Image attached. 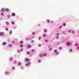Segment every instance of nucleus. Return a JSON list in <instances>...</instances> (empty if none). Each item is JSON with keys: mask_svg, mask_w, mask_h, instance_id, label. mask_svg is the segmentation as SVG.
<instances>
[{"mask_svg": "<svg viewBox=\"0 0 79 79\" xmlns=\"http://www.w3.org/2000/svg\"><path fill=\"white\" fill-rule=\"evenodd\" d=\"M1 10L2 12H5V9H4V8H2Z\"/></svg>", "mask_w": 79, "mask_h": 79, "instance_id": "1", "label": "nucleus"}, {"mask_svg": "<svg viewBox=\"0 0 79 79\" xmlns=\"http://www.w3.org/2000/svg\"><path fill=\"white\" fill-rule=\"evenodd\" d=\"M25 60L26 61H27L28 62L29 61H30V60H29V59L27 58H26L25 59Z\"/></svg>", "mask_w": 79, "mask_h": 79, "instance_id": "2", "label": "nucleus"}, {"mask_svg": "<svg viewBox=\"0 0 79 79\" xmlns=\"http://www.w3.org/2000/svg\"><path fill=\"white\" fill-rule=\"evenodd\" d=\"M31 45L30 44H29L27 46V47L28 48H31Z\"/></svg>", "mask_w": 79, "mask_h": 79, "instance_id": "3", "label": "nucleus"}, {"mask_svg": "<svg viewBox=\"0 0 79 79\" xmlns=\"http://www.w3.org/2000/svg\"><path fill=\"white\" fill-rule=\"evenodd\" d=\"M31 64V62H28V64H26V65L27 66L29 65V64Z\"/></svg>", "mask_w": 79, "mask_h": 79, "instance_id": "4", "label": "nucleus"}, {"mask_svg": "<svg viewBox=\"0 0 79 79\" xmlns=\"http://www.w3.org/2000/svg\"><path fill=\"white\" fill-rule=\"evenodd\" d=\"M5 74H6V75H8V74H10V73L6 71L5 73Z\"/></svg>", "mask_w": 79, "mask_h": 79, "instance_id": "5", "label": "nucleus"}, {"mask_svg": "<svg viewBox=\"0 0 79 79\" xmlns=\"http://www.w3.org/2000/svg\"><path fill=\"white\" fill-rule=\"evenodd\" d=\"M3 34H4V33L3 32H0V35L2 36L3 35Z\"/></svg>", "mask_w": 79, "mask_h": 79, "instance_id": "6", "label": "nucleus"}, {"mask_svg": "<svg viewBox=\"0 0 79 79\" xmlns=\"http://www.w3.org/2000/svg\"><path fill=\"white\" fill-rule=\"evenodd\" d=\"M9 10H10L8 8H6V11H7V12H8V11H9Z\"/></svg>", "mask_w": 79, "mask_h": 79, "instance_id": "7", "label": "nucleus"}, {"mask_svg": "<svg viewBox=\"0 0 79 79\" xmlns=\"http://www.w3.org/2000/svg\"><path fill=\"white\" fill-rule=\"evenodd\" d=\"M11 15L12 16H15V13H12L11 14Z\"/></svg>", "mask_w": 79, "mask_h": 79, "instance_id": "8", "label": "nucleus"}, {"mask_svg": "<svg viewBox=\"0 0 79 79\" xmlns=\"http://www.w3.org/2000/svg\"><path fill=\"white\" fill-rule=\"evenodd\" d=\"M67 45L68 46L70 45V43H69V42L67 43Z\"/></svg>", "mask_w": 79, "mask_h": 79, "instance_id": "9", "label": "nucleus"}, {"mask_svg": "<svg viewBox=\"0 0 79 79\" xmlns=\"http://www.w3.org/2000/svg\"><path fill=\"white\" fill-rule=\"evenodd\" d=\"M43 56H47V54H44L43 55Z\"/></svg>", "mask_w": 79, "mask_h": 79, "instance_id": "10", "label": "nucleus"}, {"mask_svg": "<svg viewBox=\"0 0 79 79\" xmlns=\"http://www.w3.org/2000/svg\"><path fill=\"white\" fill-rule=\"evenodd\" d=\"M6 42L3 43L2 45H6Z\"/></svg>", "mask_w": 79, "mask_h": 79, "instance_id": "11", "label": "nucleus"}, {"mask_svg": "<svg viewBox=\"0 0 79 79\" xmlns=\"http://www.w3.org/2000/svg\"><path fill=\"white\" fill-rule=\"evenodd\" d=\"M9 47H12V44H9Z\"/></svg>", "mask_w": 79, "mask_h": 79, "instance_id": "12", "label": "nucleus"}, {"mask_svg": "<svg viewBox=\"0 0 79 79\" xmlns=\"http://www.w3.org/2000/svg\"><path fill=\"white\" fill-rule=\"evenodd\" d=\"M27 55H29L30 52H26Z\"/></svg>", "mask_w": 79, "mask_h": 79, "instance_id": "13", "label": "nucleus"}, {"mask_svg": "<svg viewBox=\"0 0 79 79\" xmlns=\"http://www.w3.org/2000/svg\"><path fill=\"white\" fill-rule=\"evenodd\" d=\"M75 46H78V44H75Z\"/></svg>", "mask_w": 79, "mask_h": 79, "instance_id": "14", "label": "nucleus"}, {"mask_svg": "<svg viewBox=\"0 0 79 79\" xmlns=\"http://www.w3.org/2000/svg\"><path fill=\"white\" fill-rule=\"evenodd\" d=\"M34 51H35L34 49H32L31 50V51L32 52H34Z\"/></svg>", "mask_w": 79, "mask_h": 79, "instance_id": "15", "label": "nucleus"}, {"mask_svg": "<svg viewBox=\"0 0 79 79\" xmlns=\"http://www.w3.org/2000/svg\"><path fill=\"white\" fill-rule=\"evenodd\" d=\"M40 57H42V56H43V55H42V54H40Z\"/></svg>", "mask_w": 79, "mask_h": 79, "instance_id": "16", "label": "nucleus"}, {"mask_svg": "<svg viewBox=\"0 0 79 79\" xmlns=\"http://www.w3.org/2000/svg\"><path fill=\"white\" fill-rule=\"evenodd\" d=\"M18 65H21V62H19L18 63Z\"/></svg>", "mask_w": 79, "mask_h": 79, "instance_id": "17", "label": "nucleus"}, {"mask_svg": "<svg viewBox=\"0 0 79 79\" xmlns=\"http://www.w3.org/2000/svg\"><path fill=\"white\" fill-rule=\"evenodd\" d=\"M31 43H34V40H32L31 42Z\"/></svg>", "mask_w": 79, "mask_h": 79, "instance_id": "18", "label": "nucleus"}, {"mask_svg": "<svg viewBox=\"0 0 79 79\" xmlns=\"http://www.w3.org/2000/svg\"><path fill=\"white\" fill-rule=\"evenodd\" d=\"M69 51H70V52H72V51H73V50H72V49H69Z\"/></svg>", "mask_w": 79, "mask_h": 79, "instance_id": "19", "label": "nucleus"}, {"mask_svg": "<svg viewBox=\"0 0 79 79\" xmlns=\"http://www.w3.org/2000/svg\"><path fill=\"white\" fill-rule=\"evenodd\" d=\"M6 24H9V22H7V21L6 22Z\"/></svg>", "mask_w": 79, "mask_h": 79, "instance_id": "20", "label": "nucleus"}, {"mask_svg": "<svg viewBox=\"0 0 79 79\" xmlns=\"http://www.w3.org/2000/svg\"><path fill=\"white\" fill-rule=\"evenodd\" d=\"M12 33V31H10L9 32V34H11Z\"/></svg>", "mask_w": 79, "mask_h": 79, "instance_id": "21", "label": "nucleus"}, {"mask_svg": "<svg viewBox=\"0 0 79 79\" xmlns=\"http://www.w3.org/2000/svg\"><path fill=\"white\" fill-rule=\"evenodd\" d=\"M20 44H23V42L22 41H20Z\"/></svg>", "mask_w": 79, "mask_h": 79, "instance_id": "22", "label": "nucleus"}, {"mask_svg": "<svg viewBox=\"0 0 79 79\" xmlns=\"http://www.w3.org/2000/svg\"><path fill=\"white\" fill-rule=\"evenodd\" d=\"M7 17H8V18H10V15H8L7 16Z\"/></svg>", "mask_w": 79, "mask_h": 79, "instance_id": "23", "label": "nucleus"}, {"mask_svg": "<svg viewBox=\"0 0 79 79\" xmlns=\"http://www.w3.org/2000/svg\"><path fill=\"white\" fill-rule=\"evenodd\" d=\"M35 32H33L32 33V34L33 35H35Z\"/></svg>", "mask_w": 79, "mask_h": 79, "instance_id": "24", "label": "nucleus"}, {"mask_svg": "<svg viewBox=\"0 0 79 79\" xmlns=\"http://www.w3.org/2000/svg\"><path fill=\"white\" fill-rule=\"evenodd\" d=\"M45 36H46V35H45V34H44V35H43L44 37H45Z\"/></svg>", "mask_w": 79, "mask_h": 79, "instance_id": "25", "label": "nucleus"}, {"mask_svg": "<svg viewBox=\"0 0 79 79\" xmlns=\"http://www.w3.org/2000/svg\"><path fill=\"white\" fill-rule=\"evenodd\" d=\"M13 60V59L11 58H10V61H12V60Z\"/></svg>", "mask_w": 79, "mask_h": 79, "instance_id": "26", "label": "nucleus"}, {"mask_svg": "<svg viewBox=\"0 0 79 79\" xmlns=\"http://www.w3.org/2000/svg\"><path fill=\"white\" fill-rule=\"evenodd\" d=\"M41 39V37H39L38 38V39L39 40H40V39Z\"/></svg>", "mask_w": 79, "mask_h": 79, "instance_id": "27", "label": "nucleus"}, {"mask_svg": "<svg viewBox=\"0 0 79 79\" xmlns=\"http://www.w3.org/2000/svg\"><path fill=\"white\" fill-rule=\"evenodd\" d=\"M17 52H18V53H20V50H18L17 51Z\"/></svg>", "mask_w": 79, "mask_h": 79, "instance_id": "28", "label": "nucleus"}, {"mask_svg": "<svg viewBox=\"0 0 79 79\" xmlns=\"http://www.w3.org/2000/svg\"><path fill=\"white\" fill-rule=\"evenodd\" d=\"M12 24H13H13H14L15 23H14V22H12Z\"/></svg>", "mask_w": 79, "mask_h": 79, "instance_id": "29", "label": "nucleus"}, {"mask_svg": "<svg viewBox=\"0 0 79 79\" xmlns=\"http://www.w3.org/2000/svg\"><path fill=\"white\" fill-rule=\"evenodd\" d=\"M44 41H45V42H48V40H44Z\"/></svg>", "mask_w": 79, "mask_h": 79, "instance_id": "30", "label": "nucleus"}, {"mask_svg": "<svg viewBox=\"0 0 79 79\" xmlns=\"http://www.w3.org/2000/svg\"><path fill=\"white\" fill-rule=\"evenodd\" d=\"M38 62H39V63H40V62H41V60H39L38 61Z\"/></svg>", "mask_w": 79, "mask_h": 79, "instance_id": "31", "label": "nucleus"}, {"mask_svg": "<svg viewBox=\"0 0 79 79\" xmlns=\"http://www.w3.org/2000/svg\"><path fill=\"white\" fill-rule=\"evenodd\" d=\"M72 34H74V31H72Z\"/></svg>", "mask_w": 79, "mask_h": 79, "instance_id": "32", "label": "nucleus"}, {"mask_svg": "<svg viewBox=\"0 0 79 79\" xmlns=\"http://www.w3.org/2000/svg\"><path fill=\"white\" fill-rule=\"evenodd\" d=\"M63 26H66V23H63Z\"/></svg>", "mask_w": 79, "mask_h": 79, "instance_id": "33", "label": "nucleus"}, {"mask_svg": "<svg viewBox=\"0 0 79 79\" xmlns=\"http://www.w3.org/2000/svg\"><path fill=\"white\" fill-rule=\"evenodd\" d=\"M12 44H14L15 43V41H13L12 42Z\"/></svg>", "mask_w": 79, "mask_h": 79, "instance_id": "34", "label": "nucleus"}, {"mask_svg": "<svg viewBox=\"0 0 79 79\" xmlns=\"http://www.w3.org/2000/svg\"><path fill=\"white\" fill-rule=\"evenodd\" d=\"M56 35H60V33H57V34H56Z\"/></svg>", "mask_w": 79, "mask_h": 79, "instance_id": "35", "label": "nucleus"}, {"mask_svg": "<svg viewBox=\"0 0 79 79\" xmlns=\"http://www.w3.org/2000/svg\"><path fill=\"white\" fill-rule=\"evenodd\" d=\"M26 40H29V39L28 38H26Z\"/></svg>", "mask_w": 79, "mask_h": 79, "instance_id": "36", "label": "nucleus"}, {"mask_svg": "<svg viewBox=\"0 0 79 79\" xmlns=\"http://www.w3.org/2000/svg\"><path fill=\"white\" fill-rule=\"evenodd\" d=\"M21 69H24V68H23V67H21Z\"/></svg>", "mask_w": 79, "mask_h": 79, "instance_id": "37", "label": "nucleus"}, {"mask_svg": "<svg viewBox=\"0 0 79 79\" xmlns=\"http://www.w3.org/2000/svg\"><path fill=\"white\" fill-rule=\"evenodd\" d=\"M44 32H47V30H46V29L44 30Z\"/></svg>", "mask_w": 79, "mask_h": 79, "instance_id": "38", "label": "nucleus"}, {"mask_svg": "<svg viewBox=\"0 0 79 79\" xmlns=\"http://www.w3.org/2000/svg\"><path fill=\"white\" fill-rule=\"evenodd\" d=\"M61 27H62V26H60L59 27V28L60 29V28H61Z\"/></svg>", "mask_w": 79, "mask_h": 79, "instance_id": "39", "label": "nucleus"}, {"mask_svg": "<svg viewBox=\"0 0 79 79\" xmlns=\"http://www.w3.org/2000/svg\"><path fill=\"white\" fill-rule=\"evenodd\" d=\"M20 47H23V45L21 44L20 45Z\"/></svg>", "mask_w": 79, "mask_h": 79, "instance_id": "40", "label": "nucleus"}, {"mask_svg": "<svg viewBox=\"0 0 79 79\" xmlns=\"http://www.w3.org/2000/svg\"><path fill=\"white\" fill-rule=\"evenodd\" d=\"M59 49H60V50H61V47H60L59 48Z\"/></svg>", "mask_w": 79, "mask_h": 79, "instance_id": "41", "label": "nucleus"}, {"mask_svg": "<svg viewBox=\"0 0 79 79\" xmlns=\"http://www.w3.org/2000/svg\"><path fill=\"white\" fill-rule=\"evenodd\" d=\"M23 49H21V52H23Z\"/></svg>", "mask_w": 79, "mask_h": 79, "instance_id": "42", "label": "nucleus"}, {"mask_svg": "<svg viewBox=\"0 0 79 79\" xmlns=\"http://www.w3.org/2000/svg\"><path fill=\"white\" fill-rule=\"evenodd\" d=\"M15 41H18V39H15Z\"/></svg>", "mask_w": 79, "mask_h": 79, "instance_id": "43", "label": "nucleus"}, {"mask_svg": "<svg viewBox=\"0 0 79 79\" xmlns=\"http://www.w3.org/2000/svg\"><path fill=\"white\" fill-rule=\"evenodd\" d=\"M52 48H50V49H49V50H52Z\"/></svg>", "mask_w": 79, "mask_h": 79, "instance_id": "44", "label": "nucleus"}, {"mask_svg": "<svg viewBox=\"0 0 79 79\" xmlns=\"http://www.w3.org/2000/svg\"><path fill=\"white\" fill-rule=\"evenodd\" d=\"M1 16H3V14L2 13L1 14Z\"/></svg>", "mask_w": 79, "mask_h": 79, "instance_id": "45", "label": "nucleus"}, {"mask_svg": "<svg viewBox=\"0 0 79 79\" xmlns=\"http://www.w3.org/2000/svg\"><path fill=\"white\" fill-rule=\"evenodd\" d=\"M77 49L78 50H79V47H78L77 48Z\"/></svg>", "mask_w": 79, "mask_h": 79, "instance_id": "46", "label": "nucleus"}, {"mask_svg": "<svg viewBox=\"0 0 79 79\" xmlns=\"http://www.w3.org/2000/svg\"><path fill=\"white\" fill-rule=\"evenodd\" d=\"M38 46H39V47H40V46H41V45L39 44V45H38Z\"/></svg>", "mask_w": 79, "mask_h": 79, "instance_id": "47", "label": "nucleus"}, {"mask_svg": "<svg viewBox=\"0 0 79 79\" xmlns=\"http://www.w3.org/2000/svg\"><path fill=\"white\" fill-rule=\"evenodd\" d=\"M56 39H58V36H57L56 37Z\"/></svg>", "mask_w": 79, "mask_h": 79, "instance_id": "48", "label": "nucleus"}, {"mask_svg": "<svg viewBox=\"0 0 79 79\" xmlns=\"http://www.w3.org/2000/svg\"><path fill=\"white\" fill-rule=\"evenodd\" d=\"M47 21V23H49V20H48Z\"/></svg>", "mask_w": 79, "mask_h": 79, "instance_id": "49", "label": "nucleus"}, {"mask_svg": "<svg viewBox=\"0 0 79 79\" xmlns=\"http://www.w3.org/2000/svg\"><path fill=\"white\" fill-rule=\"evenodd\" d=\"M6 31H8V28H6Z\"/></svg>", "mask_w": 79, "mask_h": 79, "instance_id": "50", "label": "nucleus"}, {"mask_svg": "<svg viewBox=\"0 0 79 79\" xmlns=\"http://www.w3.org/2000/svg\"><path fill=\"white\" fill-rule=\"evenodd\" d=\"M71 30H69V32H71Z\"/></svg>", "mask_w": 79, "mask_h": 79, "instance_id": "51", "label": "nucleus"}, {"mask_svg": "<svg viewBox=\"0 0 79 79\" xmlns=\"http://www.w3.org/2000/svg\"><path fill=\"white\" fill-rule=\"evenodd\" d=\"M14 63H16V61H14Z\"/></svg>", "mask_w": 79, "mask_h": 79, "instance_id": "52", "label": "nucleus"}, {"mask_svg": "<svg viewBox=\"0 0 79 79\" xmlns=\"http://www.w3.org/2000/svg\"><path fill=\"white\" fill-rule=\"evenodd\" d=\"M12 69H15V67H13Z\"/></svg>", "mask_w": 79, "mask_h": 79, "instance_id": "53", "label": "nucleus"}, {"mask_svg": "<svg viewBox=\"0 0 79 79\" xmlns=\"http://www.w3.org/2000/svg\"><path fill=\"white\" fill-rule=\"evenodd\" d=\"M16 28L15 27H14V29H16Z\"/></svg>", "mask_w": 79, "mask_h": 79, "instance_id": "54", "label": "nucleus"}, {"mask_svg": "<svg viewBox=\"0 0 79 79\" xmlns=\"http://www.w3.org/2000/svg\"><path fill=\"white\" fill-rule=\"evenodd\" d=\"M58 52L56 53V55H58Z\"/></svg>", "mask_w": 79, "mask_h": 79, "instance_id": "55", "label": "nucleus"}, {"mask_svg": "<svg viewBox=\"0 0 79 79\" xmlns=\"http://www.w3.org/2000/svg\"><path fill=\"white\" fill-rule=\"evenodd\" d=\"M54 52H56V50H55Z\"/></svg>", "mask_w": 79, "mask_h": 79, "instance_id": "56", "label": "nucleus"}, {"mask_svg": "<svg viewBox=\"0 0 79 79\" xmlns=\"http://www.w3.org/2000/svg\"><path fill=\"white\" fill-rule=\"evenodd\" d=\"M53 21H51V23H53Z\"/></svg>", "mask_w": 79, "mask_h": 79, "instance_id": "57", "label": "nucleus"}, {"mask_svg": "<svg viewBox=\"0 0 79 79\" xmlns=\"http://www.w3.org/2000/svg\"><path fill=\"white\" fill-rule=\"evenodd\" d=\"M56 31V32H58V31Z\"/></svg>", "mask_w": 79, "mask_h": 79, "instance_id": "58", "label": "nucleus"}]
</instances>
